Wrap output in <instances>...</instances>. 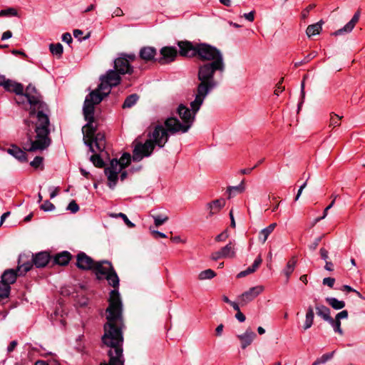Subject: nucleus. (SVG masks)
<instances>
[{"instance_id": "obj_30", "label": "nucleus", "mask_w": 365, "mask_h": 365, "mask_svg": "<svg viewBox=\"0 0 365 365\" xmlns=\"http://www.w3.org/2000/svg\"><path fill=\"white\" fill-rule=\"evenodd\" d=\"M326 302L334 309H341L345 307V302L337 299L335 297H327Z\"/></svg>"}, {"instance_id": "obj_53", "label": "nucleus", "mask_w": 365, "mask_h": 365, "mask_svg": "<svg viewBox=\"0 0 365 365\" xmlns=\"http://www.w3.org/2000/svg\"><path fill=\"white\" fill-rule=\"evenodd\" d=\"M347 317L348 312L346 310H343L336 315L335 319L340 321L341 319H346Z\"/></svg>"}, {"instance_id": "obj_25", "label": "nucleus", "mask_w": 365, "mask_h": 365, "mask_svg": "<svg viewBox=\"0 0 365 365\" xmlns=\"http://www.w3.org/2000/svg\"><path fill=\"white\" fill-rule=\"evenodd\" d=\"M71 259V255L68 251H63L56 255L54 262L61 266H65L68 264Z\"/></svg>"}, {"instance_id": "obj_10", "label": "nucleus", "mask_w": 365, "mask_h": 365, "mask_svg": "<svg viewBox=\"0 0 365 365\" xmlns=\"http://www.w3.org/2000/svg\"><path fill=\"white\" fill-rule=\"evenodd\" d=\"M135 59V54H121V56L117 58L114 61V68L119 73L131 74L133 71V68L130 66V62Z\"/></svg>"}, {"instance_id": "obj_62", "label": "nucleus", "mask_w": 365, "mask_h": 365, "mask_svg": "<svg viewBox=\"0 0 365 365\" xmlns=\"http://www.w3.org/2000/svg\"><path fill=\"white\" fill-rule=\"evenodd\" d=\"M235 317L240 322H245L246 319L244 314H242L240 311L237 312V314H235Z\"/></svg>"}, {"instance_id": "obj_34", "label": "nucleus", "mask_w": 365, "mask_h": 365, "mask_svg": "<svg viewBox=\"0 0 365 365\" xmlns=\"http://www.w3.org/2000/svg\"><path fill=\"white\" fill-rule=\"evenodd\" d=\"M49 49L53 55L56 56L58 57L61 56L63 51V46L60 43L56 44L51 43L49 45Z\"/></svg>"}, {"instance_id": "obj_23", "label": "nucleus", "mask_w": 365, "mask_h": 365, "mask_svg": "<svg viewBox=\"0 0 365 365\" xmlns=\"http://www.w3.org/2000/svg\"><path fill=\"white\" fill-rule=\"evenodd\" d=\"M7 152L21 162L26 161V153L16 145H12L7 150Z\"/></svg>"}, {"instance_id": "obj_49", "label": "nucleus", "mask_w": 365, "mask_h": 365, "mask_svg": "<svg viewBox=\"0 0 365 365\" xmlns=\"http://www.w3.org/2000/svg\"><path fill=\"white\" fill-rule=\"evenodd\" d=\"M228 236L227 230H225L215 237V240L217 242H224L228 238Z\"/></svg>"}, {"instance_id": "obj_48", "label": "nucleus", "mask_w": 365, "mask_h": 365, "mask_svg": "<svg viewBox=\"0 0 365 365\" xmlns=\"http://www.w3.org/2000/svg\"><path fill=\"white\" fill-rule=\"evenodd\" d=\"M4 15H11V16H16L17 11L16 9L13 8H9L6 10H1L0 11V16H4Z\"/></svg>"}, {"instance_id": "obj_8", "label": "nucleus", "mask_w": 365, "mask_h": 365, "mask_svg": "<svg viewBox=\"0 0 365 365\" xmlns=\"http://www.w3.org/2000/svg\"><path fill=\"white\" fill-rule=\"evenodd\" d=\"M130 155L125 153L119 160L114 158L110 161V166L105 168V174L108 180V186L113 189L117 184L118 175L130 163Z\"/></svg>"}, {"instance_id": "obj_54", "label": "nucleus", "mask_w": 365, "mask_h": 365, "mask_svg": "<svg viewBox=\"0 0 365 365\" xmlns=\"http://www.w3.org/2000/svg\"><path fill=\"white\" fill-rule=\"evenodd\" d=\"M253 269H251L250 267L248 268H247L244 271H242L240 272L238 274H237V277L238 278H241V277H244L250 274H252L253 273Z\"/></svg>"}, {"instance_id": "obj_39", "label": "nucleus", "mask_w": 365, "mask_h": 365, "mask_svg": "<svg viewBox=\"0 0 365 365\" xmlns=\"http://www.w3.org/2000/svg\"><path fill=\"white\" fill-rule=\"evenodd\" d=\"M245 190L244 182L242 181L241 183L237 186H232L227 188V192H229L230 197L232 194L235 193H242Z\"/></svg>"}, {"instance_id": "obj_9", "label": "nucleus", "mask_w": 365, "mask_h": 365, "mask_svg": "<svg viewBox=\"0 0 365 365\" xmlns=\"http://www.w3.org/2000/svg\"><path fill=\"white\" fill-rule=\"evenodd\" d=\"M120 75L122 74L116 71L115 68L108 71L104 76L101 77V82L94 91L103 98L110 93L112 87L116 86L120 83Z\"/></svg>"}, {"instance_id": "obj_36", "label": "nucleus", "mask_w": 365, "mask_h": 365, "mask_svg": "<svg viewBox=\"0 0 365 365\" xmlns=\"http://www.w3.org/2000/svg\"><path fill=\"white\" fill-rule=\"evenodd\" d=\"M215 276H216V274L212 269H207L206 270L202 271L199 274L198 278L200 280H205V279H211L213 277H215Z\"/></svg>"}, {"instance_id": "obj_51", "label": "nucleus", "mask_w": 365, "mask_h": 365, "mask_svg": "<svg viewBox=\"0 0 365 365\" xmlns=\"http://www.w3.org/2000/svg\"><path fill=\"white\" fill-rule=\"evenodd\" d=\"M262 262V259L261 256H258V257L255 259V260L254 263L252 264V266H250V267L251 269H253V272H255V270H256V269L259 267V266L261 264Z\"/></svg>"}, {"instance_id": "obj_47", "label": "nucleus", "mask_w": 365, "mask_h": 365, "mask_svg": "<svg viewBox=\"0 0 365 365\" xmlns=\"http://www.w3.org/2000/svg\"><path fill=\"white\" fill-rule=\"evenodd\" d=\"M67 210L71 211L72 213H76L79 210V206L75 200H72L68 205Z\"/></svg>"}, {"instance_id": "obj_28", "label": "nucleus", "mask_w": 365, "mask_h": 365, "mask_svg": "<svg viewBox=\"0 0 365 365\" xmlns=\"http://www.w3.org/2000/svg\"><path fill=\"white\" fill-rule=\"evenodd\" d=\"M224 258H234L235 257V248L233 242H230L220 249Z\"/></svg>"}, {"instance_id": "obj_59", "label": "nucleus", "mask_w": 365, "mask_h": 365, "mask_svg": "<svg viewBox=\"0 0 365 365\" xmlns=\"http://www.w3.org/2000/svg\"><path fill=\"white\" fill-rule=\"evenodd\" d=\"M211 257L213 260H217L219 259L224 258L220 250L217 252H213L212 254Z\"/></svg>"}, {"instance_id": "obj_63", "label": "nucleus", "mask_w": 365, "mask_h": 365, "mask_svg": "<svg viewBox=\"0 0 365 365\" xmlns=\"http://www.w3.org/2000/svg\"><path fill=\"white\" fill-rule=\"evenodd\" d=\"M324 269L327 271H333L334 270V264L331 262L330 261H327L325 262V266H324Z\"/></svg>"}, {"instance_id": "obj_19", "label": "nucleus", "mask_w": 365, "mask_h": 365, "mask_svg": "<svg viewBox=\"0 0 365 365\" xmlns=\"http://www.w3.org/2000/svg\"><path fill=\"white\" fill-rule=\"evenodd\" d=\"M50 255L46 252H39L35 256L32 255L33 262L38 268L45 267L48 263Z\"/></svg>"}, {"instance_id": "obj_13", "label": "nucleus", "mask_w": 365, "mask_h": 365, "mask_svg": "<svg viewBox=\"0 0 365 365\" xmlns=\"http://www.w3.org/2000/svg\"><path fill=\"white\" fill-rule=\"evenodd\" d=\"M95 261L85 252H81L76 255V266L82 270H93Z\"/></svg>"}, {"instance_id": "obj_18", "label": "nucleus", "mask_w": 365, "mask_h": 365, "mask_svg": "<svg viewBox=\"0 0 365 365\" xmlns=\"http://www.w3.org/2000/svg\"><path fill=\"white\" fill-rule=\"evenodd\" d=\"M360 16V11H356L353 16L352 19L341 29L336 31L334 34L335 36L341 35L344 33L351 32L354 28L356 24L358 22Z\"/></svg>"}, {"instance_id": "obj_26", "label": "nucleus", "mask_w": 365, "mask_h": 365, "mask_svg": "<svg viewBox=\"0 0 365 365\" xmlns=\"http://www.w3.org/2000/svg\"><path fill=\"white\" fill-rule=\"evenodd\" d=\"M315 309L317 314L322 317L324 321L328 322L331 320L330 309L323 304H316Z\"/></svg>"}, {"instance_id": "obj_12", "label": "nucleus", "mask_w": 365, "mask_h": 365, "mask_svg": "<svg viewBox=\"0 0 365 365\" xmlns=\"http://www.w3.org/2000/svg\"><path fill=\"white\" fill-rule=\"evenodd\" d=\"M263 290L264 287L262 286L259 285L251 287L249 290L242 293L240 296H239L241 305L244 306L248 304L249 302H252L259 294H261L263 292Z\"/></svg>"}, {"instance_id": "obj_16", "label": "nucleus", "mask_w": 365, "mask_h": 365, "mask_svg": "<svg viewBox=\"0 0 365 365\" xmlns=\"http://www.w3.org/2000/svg\"><path fill=\"white\" fill-rule=\"evenodd\" d=\"M256 336V334L251 329H247L244 334L237 336L241 341V347L243 349L250 346Z\"/></svg>"}, {"instance_id": "obj_11", "label": "nucleus", "mask_w": 365, "mask_h": 365, "mask_svg": "<svg viewBox=\"0 0 365 365\" xmlns=\"http://www.w3.org/2000/svg\"><path fill=\"white\" fill-rule=\"evenodd\" d=\"M179 46V54L184 57H194L197 53L198 43H193L188 41H180L178 42Z\"/></svg>"}, {"instance_id": "obj_15", "label": "nucleus", "mask_w": 365, "mask_h": 365, "mask_svg": "<svg viewBox=\"0 0 365 365\" xmlns=\"http://www.w3.org/2000/svg\"><path fill=\"white\" fill-rule=\"evenodd\" d=\"M28 256L25 254L20 255L19 257V265L17 267V272L19 275H24L29 272L34 264L32 259L30 260L27 259Z\"/></svg>"}, {"instance_id": "obj_40", "label": "nucleus", "mask_w": 365, "mask_h": 365, "mask_svg": "<svg viewBox=\"0 0 365 365\" xmlns=\"http://www.w3.org/2000/svg\"><path fill=\"white\" fill-rule=\"evenodd\" d=\"M90 160L93 163V164L97 167V168H103L105 165V163L98 154H94L91 156Z\"/></svg>"}, {"instance_id": "obj_55", "label": "nucleus", "mask_w": 365, "mask_h": 365, "mask_svg": "<svg viewBox=\"0 0 365 365\" xmlns=\"http://www.w3.org/2000/svg\"><path fill=\"white\" fill-rule=\"evenodd\" d=\"M243 17L247 21L252 22L255 19V11L244 14Z\"/></svg>"}, {"instance_id": "obj_4", "label": "nucleus", "mask_w": 365, "mask_h": 365, "mask_svg": "<svg viewBox=\"0 0 365 365\" xmlns=\"http://www.w3.org/2000/svg\"><path fill=\"white\" fill-rule=\"evenodd\" d=\"M102 100L101 96L96 91H91L86 96L83 107L84 118L87 121V123L82 128L83 140L92 153L102 152L106 148L105 135L101 133L95 134L96 127L93 125L94 122V106L100 103Z\"/></svg>"}, {"instance_id": "obj_22", "label": "nucleus", "mask_w": 365, "mask_h": 365, "mask_svg": "<svg viewBox=\"0 0 365 365\" xmlns=\"http://www.w3.org/2000/svg\"><path fill=\"white\" fill-rule=\"evenodd\" d=\"M156 55V49L154 47L145 46L140 49V57L145 61H151L154 59Z\"/></svg>"}, {"instance_id": "obj_57", "label": "nucleus", "mask_w": 365, "mask_h": 365, "mask_svg": "<svg viewBox=\"0 0 365 365\" xmlns=\"http://www.w3.org/2000/svg\"><path fill=\"white\" fill-rule=\"evenodd\" d=\"M72 37L71 35L69 33H65L62 36V41L67 43H71L72 42Z\"/></svg>"}, {"instance_id": "obj_37", "label": "nucleus", "mask_w": 365, "mask_h": 365, "mask_svg": "<svg viewBox=\"0 0 365 365\" xmlns=\"http://www.w3.org/2000/svg\"><path fill=\"white\" fill-rule=\"evenodd\" d=\"M342 118V116H339L334 113H330V120L329 127L335 128L340 125V120Z\"/></svg>"}, {"instance_id": "obj_21", "label": "nucleus", "mask_w": 365, "mask_h": 365, "mask_svg": "<svg viewBox=\"0 0 365 365\" xmlns=\"http://www.w3.org/2000/svg\"><path fill=\"white\" fill-rule=\"evenodd\" d=\"M18 275L19 274L17 269L15 270L14 269H10L5 270L1 276V281L5 283H8L9 285H11L16 282Z\"/></svg>"}, {"instance_id": "obj_27", "label": "nucleus", "mask_w": 365, "mask_h": 365, "mask_svg": "<svg viewBox=\"0 0 365 365\" xmlns=\"http://www.w3.org/2000/svg\"><path fill=\"white\" fill-rule=\"evenodd\" d=\"M276 226L277 223L274 222L260 231L259 235V240L261 241L262 244L267 241L269 235L274 231Z\"/></svg>"}, {"instance_id": "obj_6", "label": "nucleus", "mask_w": 365, "mask_h": 365, "mask_svg": "<svg viewBox=\"0 0 365 365\" xmlns=\"http://www.w3.org/2000/svg\"><path fill=\"white\" fill-rule=\"evenodd\" d=\"M93 271L98 279L104 277L108 281L109 285L114 288L110 292L109 305L106 310L107 319L106 324H108V317L110 314H112L111 315L113 317H118L119 315V319H120L123 324H125L123 317V303L118 292L119 277L112 264L107 260L96 262Z\"/></svg>"}, {"instance_id": "obj_31", "label": "nucleus", "mask_w": 365, "mask_h": 365, "mask_svg": "<svg viewBox=\"0 0 365 365\" xmlns=\"http://www.w3.org/2000/svg\"><path fill=\"white\" fill-rule=\"evenodd\" d=\"M322 30V23L317 22L316 24L309 25L306 30V33L309 37L319 34Z\"/></svg>"}, {"instance_id": "obj_42", "label": "nucleus", "mask_w": 365, "mask_h": 365, "mask_svg": "<svg viewBox=\"0 0 365 365\" xmlns=\"http://www.w3.org/2000/svg\"><path fill=\"white\" fill-rule=\"evenodd\" d=\"M317 52L312 51V53H310L309 54L306 56L302 61L295 62L294 67L297 68L303 64L308 63L311 59L315 58L317 56Z\"/></svg>"}, {"instance_id": "obj_35", "label": "nucleus", "mask_w": 365, "mask_h": 365, "mask_svg": "<svg viewBox=\"0 0 365 365\" xmlns=\"http://www.w3.org/2000/svg\"><path fill=\"white\" fill-rule=\"evenodd\" d=\"M11 287L8 283L0 281V299L6 298L10 293Z\"/></svg>"}, {"instance_id": "obj_41", "label": "nucleus", "mask_w": 365, "mask_h": 365, "mask_svg": "<svg viewBox=\"0 0 365 365\" xmlns=\"http://www.w3.org/2000/svg\"><path fill=\"white\" fill-rule=\"evenodd\" d=\"M110 216L112 217H119L123 218V221H124L125 224L128 227L133 228L135 227V224L133 223L131 221H130L129 219L128 218V217L126 216V215L123 212H119L118 214L112 213V214H110Z\"/></svg>"}, {"instance_id": "obj_2", "label": "nucleus", "mask_w": 365, "mask_h": 365, "mask_svg": "<svg viewBox=\"0 0 365 365\" xmlns=\"http://www.w3.org/2000/svg\"><path fill=\"white\" fill-rule=\"evenodd\" d=\"M197 53V56L200 60L211 61L199 66L198 84H202L213 90L218 85L214 78L215 73L220 71L222 73L225 71V64L222 53L217 48L207 43H198Z\"/></svg>"}, {"instance_id": "obj_38", "label": "nucleus", "mask_w": 365, "mask_h": 365, "mask_svg": "<svg viewBox=\"0 0 365 365\" xmlns=\"http://www.w3.org/2000/svg\"><path fill=\"white\" fill-rule=\"evenodd\" d=\"M334 329V331L339 334L340 335H343L344 332L341 328V322L336 320L335 319L331 318V320L327 322Z\"/></svg>"}, {"instance_id": "obj_7", "label": "nucleus", "mask_w": 365, "mask_h": 365, "mask_svg": "<svg viewBox=\"0 0 365 365\" xmlns=\"http://www.w3.org/2000/svg\"><path fill=\"white\" fill-rule=\"evenodd\" d=\"M168 133L170 131L167 128H165L162 125H156L153 131L149 135L150 139L144 143H136L133 151V160L139 162L143 158L150 156L154 150L155 145H158L159 148L164 147L169 138Z\"/></svg>"}, {"instance_id": "obj_64", "label": "nucleus", "mask_w": 365, "mask_h": 365, "mask_svg": "<svg viewBox=\"0 0 365 365\" xmlns=\"http://www.w3.org/2000/svg\"><path fill=\"white\" fill-rule=\"evenodd\" d=\"M83 35V31L81 30H79V29H75L73 31V36L76 38H78L80 41H81V36Z\"/></svg>"}, {"instance_id": "obj_45", "label": "nucleus", "mask_w": 365, "mask_h": 365, "mask_svg": "<svg viewBox=\"0 0 365 365\" xmlns=\"http://www.w3.org/2000/svg\"><path fill=\"white\" fill-rule=\"evenodd\" d=\"M41 209L48 212V211H52L55 209V206L53 203H51L48 200H46L41 205Z\"/></svg>"}, {"instance_id": "obj_52", "label": "nucleus", "mask_w": 365, "mask_h": 365, "mask_svg": "<svg viewBox=\"0 0 365 365\" xmlns=\"http://www.w3.org/2000/svg\"><path fill=\"white\" fill-rule=\"evenodd\" d=\"M321 240L322 237L316 238L314 241L309 245V250L314 251L317 248Z\"/></svg>"}, {"instance_id": "obj_50", "label": "nucleus", "mask_w": 365, "mask_h": 365, "mask_svg": "<svg viewBox=\"0 0 365 365\" xmlns=\"http://www.w3.org/2000/svg\"><path fill=\"white\" fill-rule=\"evenodd\" d=\"M335 282V279L332 277H325L323 279L322 283L330 288H332Z\"/></svg>"}, {"instance_id": "obj_56", "label": "nucleus", "mask_w": 365, "mask_h": 365, "mask_svg": "<svg viewBox=\"0 0 365 365\" xmlns=\"http://www.w3.org/2000/svg\"><path fill=\"white\" fill-rule=\"evenodd\" d=\"M319 252H320L322 259H324L325 262L328 261V258H329L328 251L324 248H321Z\"/></svg>"}, {"instance_id": "obj_5", "label": "nucleus", "mask_w": 365, "mask_h": 365, "mask_svg": "<svg viewBox=\"0 0 365 365\" xmlns=\"http://www.w3.org/2000/svg\"><path fill=\"white\" fill-rule=\"evenodd\" d=\"M111 314L108 317V324H104V334L102 336L103 344L109 347V361L100 365H124L123 330L125 325L122 324L119 317H113Z\"/></svg>"}, {"instance_id": "obj_17", "label": "nucleus", "mask_w": 365, "mask_h": 365, "mask_svg": "<svg viewBox=\"0 0 365 365\" xmlns=\"http://www.w3.org/2000/svg\"><path fill=\"white\" fill-rule=\"evenodd\" d=\"M7 91L14 92L17 96L23 95L24 86L22 84L16 83L9 79L4 78L2 86Z\"/></svg>"}, {"instance_id": "obj_46", "label": "nucleus", "mask_w": 365, "mask_h": 365, "mask_svg": "<svg viewBox=\"0 0 365 365\" xmlns=\"http://www.w3.org/2000/svg\"><path fill=\"white\" fill-rule=\"evenodd\" d=\"M43 158L41 156H36L34 159L30 163L31 166L34 168H38L43 163Z\"/></svg>"}, {"instance_id": "obj_20", "label": "nucleus", "mask_w": 365, "mask_h": 365, "mask_svg": "<svg viewBox=\"0 0 365 365\" xmlns=\"http://www.w3.org/2000/svg\"><path fill=\"white\" fill-rule=\"evenodd\" d=\"M225 205V200L222 198L217 199L209 202L206 205L207 210L209 211V216H212L217 213Z\"/></svg>"}, {"instance_id": "obj_43", "label": "nucleus", "mask_w": 365, "mask_h": 365, "mask_svg": "<svg viewBox=\"0 0 365 365\" xmlns=\"http://www.w3.org/2000/svg\"><path fill=\"white\" fill-rule=\"evenodd\" d=\"M154 220V223L156 227H159L160 225H163L165 222L168 221V217L167 216H163V215H154L153 216Z\"/></svg>"}, {"instance_id": "obj_24", "label": "nucleus", "mask_w": 365, "mask_h": 365, "mask_svg": "<svg viewBox=\"0 0 365 365\" xmlns=\"http://www.w3.org/2000/svg\"><path fill=\"white\" fill-rule=\"evenodd\" d=\"M314 313L313 307L310 305L307 307L305 315V321L303 324V329L307 330L312 327L314 323Z\"/></svg>"}, {"instance_id": "obj_61", "label": "nucleus", "mask_w": 365, "mask_h": 365, "mask_svg": "<svg viewBox=\"0 0 365 365\" xmlns=\"http://www.w3.org/2000/svg\"><path fill=\"white\" fill-rule=\"evenodd\" d=\"M307 186V181H305L299 188L298 190V192H297V194L295 197V201L298 200L302 192V190L304 189V187Z\"/></svg>"}, {"instance_id": "obj_32", "label": "nucleus", "mask_w": 365, "mask_h": 365, "mask_svg": "<svg viewBox=\"0 0 365 365\" xmlns=\"http://www.w3.org/2000/svg\"><path fill=\"white\" fill-rule=\"evenodd\" d=\"M335 354V351H333L329 353H327L323 354L322 356L317 358L312 365H320L327 363L329 360H331Z\"/></svg>"}, {"instance_id": "obj_33", "label": "nucleus", "mask_w": 365, "mask_h": 365, "mask_svg": "<svg viewBox=\"0 0 365 365\" xmlns=\"http://www.w3.org/2000/svg\"><path fill=\"white\" fill-rule=\"evenodd\" d=\"M138 98L139 96L135 93L128 96L123 104V108H131L137 103Z\"/></svg>"}, {"instance_id": "obj_1", "label": "nucleus", "mask_w": 365, "mask_h": 365, "mask_svg": "<svg viewBox=\"0 0 365 365\" xmlns=\"http://www.w3.org/2000/svg\"><path fill=\"white\" fill-rule=\"evenodd\" d=\"M21 98H26L30 105L29 117L24 120L26 139L22 143L23 148L28 152L43 150L51 142L49 138V108L36 88L31 84L23 95H19L17 103H24Z\"/></svg>"}, {"instance_id": "obj_3", "label": "nucleus", "mask_w": 365, "mask_h": 365, "mask_svg": "<svg viewBox=\"0 0 365 365\" xmlns=\"http://www.w3.org/2000/svg\"><path fill=\"white\" fill-rule=\"evenodd\" d=\"M212 91V89L206 88L202 84L197 85L195 99L190 103V109L182 104H180L178 108V113L182 123L175 117H170L165 120V126L171 134L179 132L185 133L189 130L195 121L197 113Z\"/></svg>"}, {"instance_id": "obj_58", "label": "nucleus", "mask_w": 365, "mask_h": 365, "mask_svg": "<svg viewBox=\"0 0 365 365\" xmlns=\"http://www.w3.org/2000/svg\"><path fill=\"white\" fill-rule=\"evenodd\" d=\"M282 81V79L281 80V81H279L278 83V84L277 85V86H276V88L274 89V93L276 96H279V94L280 93H282L283 91V90L284 89V87L281 86Z\"/></svg>"}, {"instance_id": "obj_44", "label": "nucleus", "mask_w": 365, "mask_h": 365, "mask_svg": "<svg viewBox=\"0 0 365 365\" xmlns=\"http://www.w3.org/2000/svg\"><path fill=\"white\" fill-rule=\"evenodd\" d=\"M305 78L306 77H304V79L301 83V101L298 104V112L299 111V110L301 109V107L304 103V98H305V91H304V86H305V83H304V80H305Z\"/></svg>"}, {"instance_id": "obj_29", "label": "nucleus", "mask_w": 365, "mask_h": 365, "mask_svg": "<svg viewBox=\"0 0 365 365\" xmlns=\"http://www.w3.org/2000/svg\"><path fill=\"white\" fill-rule=\"evenodd\" d=\"M296 264L297 259L295 257H292L291 259L287 262L285 268L283 269V274L287 277V279H289L290 275L294 272Z\"/></svg>"}, {"instance_id": "obj_60", "label": "nucleus", "mask_w": 365, "mask_h": 365, "mask_svg": "<svg viewBox=\"0 0 365 365\" xmlns=\"http://www.w3.org/2000/svg\"><path fill=\"white\" fill-rule=\"evenodd\" d=\"M17 344H18V343L16 340L11 341V343L9 344V345L7 347V352L8 353L12 352L14 350V349L16 348V346H17Z\"/></svg>"}, {"instance_id": "obj_14", "label": "nucleus", "mask_w": 365, "mask_h": 365, "mask_svg": "<svg viewBox=\"0 0 365 365\" xmlns=\"http://www.w3.org/2000/svg\"><path fill=\"white\" fill-rule=\"evenodd\" d=\"M178 54L177 49L174 47H163L160 49V55L162 56L157 61L160 64H166L175 60Z\"/></svg>"}]
</instances>
